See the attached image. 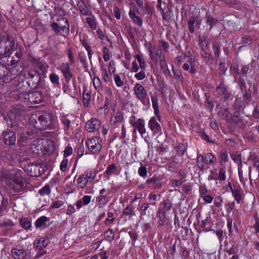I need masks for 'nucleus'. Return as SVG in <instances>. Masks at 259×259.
<instances>
[{
    "label": "nucleus",
    "mask_w": 259,
    "mask_h": 259,
    "mask_svg": "<svg viewBox=\"0 0 259 259\" xmlns=\"http://www.w3.org/2000/svg\"><path fill=\"white\" fill-rule=\"evenodd\" d=\"M22 173V171L18 169L3 170L0 172V181L7 184L14 192H20L24 188Z\"/></svg>",
    "instance_id": "obj_1"
},
{
    "label": "nucleus",
    "mask_w": 259,
    "mask_h": 259,
    "mask_svg": "<svg viewBox=\"0 0 259 259\" xmlns=\"http://www.w3.org/2000/svg\"><path fill=\"white\" fill-rule=\"evenodd\" d=\"M97 175V172L93 169H89L82 174L77 179V185L78 188L83 189L88 184L93 182Z\"/></svg>",
    "instance_id": "obj_2"
},
{
    "label": "nucleus",
    "mask_w": 259,
    "mask_h": 259,
    "mask_svg": "<svg viewBox=\"0 0 259 259\" xmlns=\"http://www.w3.org/2000/svg\"><path fill=\"white\" fill-rule=\"evenodd\" d=\"M60 21H64L65 25H61L60 24L54 22L51 23V27L53 30L57 34L64 37H66L69 34L70 25L69 22L66 18L64 17L57 19V21L58 22Z\"/></svg>",
    "instance_id": "obj_3"
},
{
    "label": "nucleus",
    "mask_w": 259,
    "mask_h": 259,
    "mask_svg": "<svg viewBox=\"0 0 259 259\" xmlns=\"http://www.w3.org/2000/svg\"><path fill=\"white\" fill-rule=\"evenodd\" d=\"M1 48H4V55L5 57H10L12 54L15 45V41L12 37L7 35L0 39Z\"/></svg>",
    "instance_id": "obj_4"
},
{
    "label": "nucleus",
    "mask_w": 259,
    "mask_h": 259,
    "mask_svg": "<svg viewBox=\"0 0 259 259\" xmlns=\"http://www.w3.org/2000/svg\"><path fill=\"white\" fill-rule=\"evenodd\" d=\"M86 145L89 150L94 154H99L102 147V140L99 137L89 139L86 142Z\"/></svg>",
    "instance_id": "obj_5"
},
{
    "label": "nucleus",
    "mask_w": 259,
    "mask_h": 259,
    "mask_svg": "<svg viewBox=\"0 0 259 259\" xmlns=\"http://www.w3.org/2000/svg\"><path fill=\"white\" fill-rule=\"evenodd\" d=\"M48 244V239L45 237H37L33 242V246L38 252L36 255V257H39L46 253L45 249Z\"/></svg>",
    "instance_id": "obj_6"
},
{
    "label": "nucleus",
    "mask_w": 259,
    "mask_h": 259,
    "mask_svg": "<svg viewBox=\"0 0 259 259\" xmlns=\"http://www.w3.org/2000/svg\"><path fill=\"white\" fill-rule=\"evenodd\" d=\"M38 120L41 125V127H38L39 128H51L54 121V116L50 113L44 112L38 116Z\"/></svg>",
    "instance_id": "obj_7"
},
{
    "label": "nucleus",
    "mask_w": 259,
    "mask_h": 259,
    "mask_svg": "<svg viewBox=\"0 0 259 259\" xmlns=\"http://www.w3.org/2000/svg\"><path fill=\"white\" fill-rule=\"evenodd\" d=\"M129 122L134 127V132L137 130L142 136L146 133L145 123L143 119L139 118L136 121V117L132 116L130 117Z\"/></svg>",
    "instance_id": "obj_8"
},
{
    "label": "nucleus",
    "mask_w": 259,
    "mask_h": 259,
    "mask_svg": "<svg viewBox=\"0 0 259 259\" xmlns=\"http://www.w3.org/2000/svg\"><path fill=\"white\" fill-rule=\"evenodd\" d=\"M58 69L62 73L66 82L69 83L73 77L71 65L68 62H64L59 66Z\"/></svg>",
    "instance_id": "obj_9"
},
{
    "label": "nucleus",
    "mask_w": 259,
    "mask_h": 259,
    "mask_svg": "<svg viewBox=\"0 0 259 259\" xmlns=\"http://www.w3.org/2000/svg\"><path fill=\"white\" fill-rule=\"evenodd\" d=\"M136 97L141 102H144L147 96V93L144 87L140 83H136L134 87Z\"/></svg>",
    "instance_id": "obj_10"
},
{
    "label": "nucleus",
    "mask_w": 259,
    "mask_h": 259,
    "mask_svg": "<svg viewBox=\"0 0 259 259\" xmlns=\"http://www.w3.org/2000/svg\"><path fill=\"white\" fill-rule=\"evenodd\" d=\"M101 125V122L100 120L92 118L86 123L85 129L90 133L97 132L100 128Z\"/></svg>",
    "instance_id": "obj_11"
},
{
    "label": "nucleus",
    "mask_w": 259,
    "mask_h": 259,
    "mask_svg": "<svg viewBox=\"0 0 259 259\" xmlns=\"http://www.w3.org/2000/svg\"><path fill=\"white\" fill-rule=\"evenodd\" d=\"M11 253L15 259H31V255L24 249L14 248L12 249Z\"/></svg>",
    "instance_id": "obj_12"
},
{
    "label": "nucleus",
    "mask_w": 259,
    "mask_h": 259,
    "mask_svg": "<svg viewBox=\"0 0 259 259\" xmlns=\"http://www.w3.org/2000/svg\"><path fill=\"white\" fill-rule=\"evenodd\" d=\"M149 128L153 132V135H160L162 134L161 127L157 122L155 117H152L148 124Z\"/></svg>",
    "instance_id": "obj_13"
},
{
    "label": "nucleus",
    "mask_w": 259,
    "mask_h": 259,
    "mask_svg": "<svg viewBox=\"0 0 259 259\" xmlns=\"http://www.w3.org/2000/svg\"><path fill=\"white\" fill-rule=\"evenodd\" d=\"M245 163H248L249 165V172H250L252 167L255 168L256 170L259 172V158L255 154H250Z\"/></svg>",
    "instance_id": "obj_14"
},
{
    "label": "nucleus",
    "mask_w": 259,
    "mask_h": 259,
    "mask_svg": "<svg viewBox=\"0 0 259 259\" xmlns=\"http://www.w3.org/2000/svg\"><path fill=\"white\" fill-rule=\"evenodd\" d=\"M28 100L31 104H39L42 101L43 96L40 92L35 91L29 94Z\"/></svg>",
    "instance_id": "obj_15"
},
{
    "label": "nucleus",
    "mask_w": 259,
    "mask_h": 259,
    "mask_svg": "<svg viewBox=\"0 0 259 259\" xmlns=\"http://www.w3.org/2000/svg\"><path fill=\"white\" fill-rule=\"evenodd\" d=\"M4 141L6 145H13L16 142L15 133L10 131H6L4 132Z\"/></svg>",
    "instance_id": "obj_16"
},
{
    "label": "nucleus",
    "mask_w": 259,
    "mask_h": 259,
    "mask_svg": "<svg viewBox=\"0 0 259 259\" xmlns=\"http://www.w3.org/2000/svg\"><path fill=\"white\" fill-rule=\"evenodd\" d=\"M124 121L123 113L120 111L115 112L111 117L110 124L115 125L117 123H121Z\"/></svg>",
    "instance_id": "obj_17"
},
{
    "label": "nucleus",
    "mask_w": 259,
    "mask_h": 259,
    "mask_svg": "<svg viewBox=\"0 0 259 259\" xmlns=\"http://www.w3.org/2000/svg\"><path fill=\"white\" fill-rule=\"evenodd\" d=\"M218 93L222 96L225 100L228 99L230 95V94L227 91L224 82H220V84L217 88Z\"/></svg>",
    "instance_id": "obj_18"
},
{
    "label": "nucleus",
    "mask_w": 259,
    "mask_h": 259,
    "mask_svg": "<svg viewBox=\"0 0 259 259\" xmlns=\"http://www.w3.org/2000/svg\"><path fill=\"white\" fill-rule=\"evenodd\" d=\"M151 101L152 103V107L154 110V114L156 115L158 120L160 121V115L158 107V99L157 96H153L151 97Z\"/></svg>",
    "instance_id": "obj_19"
},
{
    "label": "nucleus",
    "mask_w": 259,
    "mask_h": 259,
    "mask_svg": "<svg viewBox=\"0 0 259 259\" xmlns=\"http://www.w3.org/2000/svg\"><path fill=\"white\" fill-rule=\"evenodd\" d=\"M230 156L234 162L238 164V169L239 173H240L242 167L240 154L238 152L236 153H232L230 154Z\"/></svg>",
    "instance_id": "obj_20"
},
{
    "label": "nucleus",
    "mask_w": 259,
    "mask_h": 259,
    "mask_svg": "<svg viewBox=\"0 0 259 259\" xmlns=\"http://www.w3.org/2000/svg\"><path fill=\"white\" fill-rule=\"evenodd\" d=\"M171 206L172 205L171 203L166 201H163L160 203V207L158 208L157 211L162 212L165 214L166 212L170 210Z\"/></svg>",
    "instance_id": "obj_21"
},
{
    "label": "nucleus",
    "mask_w": 259,
    "mask_h": 259,
    "mask_svg": "<svg viewBox=\"0 0 259 259\" xmlns=\"http://www.w3.org/2000/svg\"><path fill=\"white\" fill-rule=\"evenodd\" d=\"M231 192L237 203L240 204L242 199V192L239 188H231Z\"/></svg>",
    "instance_id": "obj_22"
},
{
    "label": "nucleus",
    "mask_w": 259,
    "mask_h": 259,
    "mask_svg": "<svg viewBox=\"0 0 259 259\" xmlns=\"http://www.w3.org/2000/svg\"><path fill=\"white\" fill-rule=\"evenodd\" d=\"M129 16L132 19L134 23L137 24L139 26H142L143 21L140 17L137 16L134 10H131L129 11Z\"/></svg>",
    "instance_id": "obj_23"
},
{
    "label": "nucleus",
    "mask_w": 259,
    "mask_h": 259,
    "mask_svg": "<svg viewBox=\"0 0 259 259\" xmlns=\"http://www.w3.org/2000/svg\"><path fill=\"white\" fill-rule=\"evenodd\" d=\"M174 149L176 152L177 156H182L184 154L186 148L184 144L179 143L175 147Z\"/></svg>",
    "instance_id": "obj_24"
},
{
    "label": "nucleus",
    "mask_w": 259,
    "mask_h": 259,
    "mask_svg": "<svg viewBox=\"0 0 259 259\" xmlns=\"http://www.w3.org/2000/svg\"><path fill=\"white\" fill-rule=\"evenodd\" d=\"M49 219L46 216H41L36 220L35 226L36 228H38L46 225V222Z\"/></svg>",
    "instance_id": "obj_25"
},
{
    "label": "nucleus",
    "mask_w": 259,
    "mask_h": 259,
    "mask_svg": "<svg viewBox=\"0 0 259 259\" xmlns=\"http://www.w3.org/2000/svg\"><path fill=\"white\" fill-rule=\"evenodd\" d=\"M160 68L163 73V74L166 76H169L170 75V71L168 68L167 64L165 61V59L162 60L160 61Z\"/></svg>",
    "instance_id": "obj_26"
},
{
    "label": "nucleus",
    "mask_w": 259,
    "mask_h": 259,
    "mask_svg": "<svg viewBox=\"0 0 259 259\" xmlns=\"http://www.w3.org/2000/svg\"><path fill=\"white\" fill-rule=\"evenodd\" d=\"M14 226L13 222L8 219H4L0 222V226L7 229H10Z\"/></svg>",
    "instance_id": "obj_27"
},
{
    "label": "nucleus",
    "mask_w": 259,
    "mask_h": 259,
    "mask_svg": "<svg viewBox=\"0 0 259 259\" xmlns=\"http://www.w3.org/2000/svg\"><path fill=\"white\" fill-rule=\"evenodd\" d=\"M157 217L158 218V224L159 226H162L167 224V220L166 219L165 214L162 212H157Z\"/></svg>",
    "instance_id": "obj_28"
},
{
    "label": "nucleus",
    "mask_w": 259,
    "mask_h": 259,
    "mask_svg": "<svg viewBox=\"0 0 259 259\" xmlns=\"http://www.w3.org/2000/svg\"><path fill=\"white\" fill-rule=\"evenodd\" d=\"M100 71L102 75V79L106 82H109L111 81L110 78L108 74L106 68L104 67L103 64H101Z\"/></svg>",
    "instance_id": "obj_29"
},
{
    "label": "nucleus",
    "mask_w": 259,
    "mask_h": 259,
    "mask_svg": "<svg viewBox=\"0 0 259 259\" xmlns=\"http://www.w3.org/2000/svg\"><path fill=\"white\" fill-rule=\"evenodd\" d=\"M204 157L205 163L206 164H213L216 161V158L214 155L211 153L206 154Z\"/></svg>",
    "instance_id": "obj_30"
},
{
    "label": "nucleus",
    "mask_w": 259,
    "mask_h": 259,
    "mask_svg": "<svg viewBox=\"0 0 259 259\" xmlns=\"http://www.w3.org/2000/svg\"><path fill=\"white\" fill-rule=\"evenodd\" d=\"M87 23L92 30H96L97 28V24L94 17H88L85 19Z\"/></svg>",
    "instance_id": "obj_31"
},
{
    "label": "nucleus",
    "mask_w": 259,
    "mask_h": 259,
    "mask_svg": "<svg viewBox=\"0 0 259 259\" xmlns=\"http://www.w3.org/2000/svg\"><path fill=\"white\" fill-rule=\"evenodd\" d=\"M20 223L22 227L26 230L29 229L31 227V222L27 218H24L20 219Z\"/></svg>",
    "instance_id": "obj_32"
},
{
    "label": "nucleus",
    "mask_w": 259,
    "mask_h": 259,
    "mask_svg": "<svg viewBox=\"0 0 259 259\" xmlns=\"http://www.w3.org/2000/svg\"><path fill=\"white\" fill-rule=\"evenodd\" d=\"M10 74L9 69L3 64H0V79Z\"/></svg>",
    "instance_id": "obj_33"
},
{
    "label": "nucleus",
    "mask_w": 259,
    "mask_h": 259,
    "mask_svg": "<svg viewBox=\"0 0 259 259\" xmlns=\"http://www.w3.org/2000/svg\"><path fill=\"white\" fill-rule=\"evenodd\" d=\"M226 179V170L225 167H222L219 169L217 180L224 181Z\"/></svg>",
    "instance_id": "obj_34"
},
{
    "label": "nucleus",
    "mask_w": 259,
    "mask_h": 259,
    "mask_svg": "<svg viewBox=\"0 0 259 259\" xmlns=\"http://www.w3.org/2000/svg\"><path fill=\"white\" fill-rule=\"evenodd\" d=\"M114 221V213L112 212H108L107 213V217L105 221V224L106 226H110Z\"/></svg>",
    "instance_id": "obj_35"
},
{
    "label": "nucleus",
    "mask_w": 259,
    "mask_h": 259,
    "mask_svg": "<svg viewBox=\"0 0 259 259\" xmlns=\"http://www.w3.org/2000/svg\"><path fill=\"white\" fill-rule=\"evenodd\" d=\"M82 97L84 105V106L87 107L89 105V101L91 97V95L88 92H87V90L86 89H83Z\"/></svg>",
    "instance_id": "obj_36"
},
{
    "label": "nucleus",
    "mask_w": 259,
    "mask_h": 259,
    "mask_svg": "<svg viewBox=\"0 0 259 259\" xmlns=\"http://www.w3.org/2000/svg\"><path fill=\"white\" fill-rule=\"evenodd\" d=\"M204 157L200 154H198L197 157V163L201 170H203L204 168Z\"/></svg>",
    "instance_id": "obj_37"
},
{
    "label": "nucleus",
    "mask_w": 259,
    "mask_h": 259,
    "mask_svg": "<svg viewBox=\"0 0 259 259\" xmlns=\"http://www.w3.org/2000/svg\"><path fill=\"white\" fill-rule=\"evenodd\" d=\"M116 169L117 167L115 164H111L107 167L105 173L109 176H111L116 171Z\"/></svg>",
    "instance_id": "obj_38"
},
{
    "label": "nucleus",
    "mask_w": 259,
    "mask_h": 259,
    "mask_svg": "<svg viewBox=\"0 0 259 259\" xmlns=\"http://www.w3.org/2000/svg\"><path fill=\"white\" fill-rule=\"evenodd\" d=\"M154 51L155 55L158 58L160 61H162V60L165 59V57H164V55L163 54L160 47H154Z\"/></svg>",
    "instance_id": "obj_39"
},
{
    "label": "nucleus",
    "mask_w": 259,
    "mask_h": 259,
    "mask_svg": "<svg viewBox=\"0 0 259 259\" xmlns=\"http://www.w3.org/2000/svg\"><path fill=\"white\" fill-rule=\"evenodd\" d=\"M51 193V189L49 185H46L39 190V194L41 196L48 195Z\"/></svg>",
    "instance_id": "obj_40"
},
{
    "label": "nucleus",
    "mask_w": 259,
    "mask_h": 259,
    "mask_svg": "<svg viewBox=\"0 0 259 259\" xmlns=\"http://www.w3.org/2000/svg\"><path fill=\"white\" fill-rule=\"evenodd\" d=\"M113 79L117 87H121L123 84V81L121 79L120 76L117 74H113Z\"/></svg>",
    "instance_id": "obj_41"
},
{
    "label": "nucleus",
    "mask_w": 259,
    "mask_h": 259,
    "mask_svg": "<svg viewBox=\"0 0 259 259\" xmlns=\"http://www.w3.org/2000/svg\"><path fill=\"white\" fill-rule=\"evenodd\" d=\"M63 91L65 93L67 94L70 97H73V94L72 91V89L70 87L69 83L66 82L63 86Z\"/></svg>",
    "instance_id": "obj_42"
},
{
    "label": "nucleus",
    "mask_w": 259,
    "mask_h": 259,
    "mask_svg": "<svg viewBox=\"0 0 259 259\" xmlns=\"http://www.w3.org/2000/svg\"><path fill=\"white\" fill-rule=\"evenodd\" d=\"M135 58L139 63L140 67L142 70H144L146 67L145 62L144 59L140 55H136Z\"/></svg>",
    "instance_id": "obj_43"
},
{
    "label": "nucleus",
    "mask_w": 259,
    "mask_h": 259,
    "mask_svg": "<svg viewBox=\"0 0 259 259\" xmlns=\"http://www.w3.org/2000/svg\"><path fill=\"white\" fill-rule=\"evenodd\" d=\"M50 79L54 84H59V77L58 75L55 73H52L50 75Z\"/></svg>",
    "instance_id": "obj_44"
},
{
    "label": "nucleus",
    "mask_w": 259,
    "mask_h": 259,
    "mask_svg": "<svg viewBox=\"0 0 259 259\" xmlns=\"http://www.w3.org/2000/svg\"><path fill=\"white\" fill-rule=\"evenodd\" d=\"M138 174L143 178H146L147 176V168L145 166L141 165L138 169Z\"/></svg>",
    "instance_id": "obj_45"
},
{
    "label": "nucleus",
    "mask_w": 259,
    "mask_h": 259,
    "mask_svg": "<svg viewBox=\"0 0 259 259\" xmlns=\"http://www.w3.org/2000/svg\"><path fill=\"white\" fill-rule=\"evenodd\" d=\"M97 201L100 205H106L108 202V199L105 195H100L97 197Z\"/></svg>",
    "instance_id": "obj_46"
},
{
    "label": "nucleus",
    "mask_w": 259,
    "mask_h": 259,
    "mask_svg": "<svg viewBox=\"0 0 259 259\" xmlns=\"http://www.w3.org/2000/svg\"><path fill=\"white\" fill-rule=\"evenodd\" d=\"M80 12L84 16L88 15L89 14V9L88 7L85 5H80L79 6Z\"/></svg>",
    "instance_id": "obj_47"
},
{
    "label": "nucleus",
    "mask_w": 259,
    "mask_h": 259,
    "mask_svg": "<svg viewBox=\"0 0 259 259\" xmlns=\"http://www.w3.org/2000/svg\"><path fill=\"white\" fill-rule=\"evenodd\" d=\"M105 236L111 241L114 239V233L112 229H109L105 233Z\"/></svg>",
    "instance_id": "obj_48"
},
{
    "label": "nucleus",
    "mask_w": 259,
    "mask_h": 259,
    "mask_svg": "<svg viewBox=\"0 0 259 259\" xmlns=\"http://www.w3.org/2000/svg\"><path fill=\"white\" fill-rule=\"evenodd\" d=\"M220 161L221 163L223 164V162L225 163L228 160V156L227 153L225 151H222L220 152Z\"/></svg>",
    "instance_id": "obj_49"
},
{
    "label": "nucleus",
    "mask_w": 259,
    "mask_h": 259,
    "mask_svg": "<svg viewBox=\"0 0 259 259\" xmlns=\"http://www.w3.org/2000/svg\"><path fill=\"white\" fill-rule=\"evenodd\" d=\"M103 53V59L105 61L107 62L110 59L109 55V51L106 47H104L102 49Z\"/></svg>",
    "instance_id": "obj_50"
},
{
    "label": "nucleus",
    "mask_w": 259,
    "mask_h": 259,
    "mask_svg": "<svg viewBox=\"0 0 259 259\" xmlns=\"http://www.w3.org/2000/svg\"><path fill=\"white\" fill-rule=\"evenodd\" d=\"M73 152V149L71 146L68 145L65 148V149L63 151V156L64 158L67 157V156L72 154Z\"/></svg>",
    "instance_id": "obj_51"
},
{
    "label": "nucleus",
    "mask_w": 259,
    "mask_h": 259,
    "mask_svg": "<svg viewBox=\"0 0 259 259\" xmlns=\"http://www.w3.org/2000/svg\"><path fill=\"white\" fill-rule=\"evenodd\" d=\"M185 182V180L183 179H181L180 180H171L170 181L171 185L172 187H179L182 185V184Z\"/></svg>",
    "instance_id": "obj_52"
},
{
    "label": "nucleus",
    "mask_w": 259,
    "mask_h": 259,
    "mask_svg": "<svg viewBox=\"0 0 259 259\" xmlns=\"http://www.w3.org/2000/svg\"><path fill=\"white\" fill-rule=\"evenodd\" d=\"M223 198L221 196H217L214 198V204L218 208L222 207Z\"/></svg>",
    "instance_id": "obj_53"
},
{
    "label": "nucleus",
    "mask_w": 259,
    "mask_h": 259,
    "mask_svg": "<svg viewBox=\"0 0 259 259\" xmlns=\"http://www.w3.org/2000/svg\"><path fill=\"white\" fill-rule=\"evenodd\" d=\"M68 164V160L67 158H64L63 160L61 161L60 168L61 171L64 172L66 170L67 165Z\"/></svg>",
    "instance_id": "obj_54"
},
{
    "label": "nucleus",
    "mask_w": 259,
    "mask_h": 259,
    "mask_svg": "<svg viewBox=\"0 0 259 259\" xmlns=\"http://www.w3.org/2000/svg\"><path fill=\"white\" fill-rule=\"evenodd\" d=\"M148 198L150 201V204L153 205H155L156 204L157 196L155 194L153 193H150L148 195Z\"/></svg>",
    "instance_id": "obj_55"
},
{
    "label": "nucleus",
    "mask_w": 259,
    "mask_h": 259,
    "mask_svg": "<svg viewBox=\"0 0 259 259\" xmlns=\"http://www.w3.org/2000/svg\"><path fill=\"white\" fill-rule=\"evenodd\" d=\"M64 204V202L62 200H57L52 202L51 207L53 209L59 208Z\"/></svg>",
    "instance_id": "obj_56"
},
{
    "label": "nucleus",
    "mask_w": 259,
    "mask_h": 259,
    "mask_svg": "<svg viewBox=\"0 0 259 259\" xmlns=\"http://www.w3.org/2000/svg\"><path fill=\"white\" fill-rule=\"evenodd\" d=\"M146 77V74L145 72L144 71V70H142L140 71L139 72H137L135 75V77L138 80H141L144 79Z\"/></svg>",
    "instance_id": "obj_57"
},
{
    "label": "nucleus",
    "mask_w": 259,
    "mask_h": 259,
    "mask_svg": "<svg viewBox=\"0 0 259 259\" xmlns=\"http://www.w3.org/2000/svg\"><path fill=\"white\" fill-rule=\"evenodd\" d=\"M133 210L134 208L133 205H127L125 207L122 213L124 215L127 216L131 214L133 212Z\"/></svg>",
    "instance_id": "obj_58"
},
{
    "label": "nucleus",
    "mask_w": 259,
    "mask_h": 259,
    "mask_svg": "<svg viewBox=\"0 0 259 259\" xmlns=\"http://www.w3.org/2000/svg\"><path fill=\"white\" fill-rule=\"evenodd\" d=\"M66 53L70 62V63H69V64L71 65L73 64L74 63V57L73 55L71 50L70 49H68L67 50Z\"/></svg>",
    "instance_id": "obj_59"
},
{
    "label": "nucleus",
    "mask_w": 259,
    "mask_h": 259,
    "mask_svg": "<svg viewBox=\"0 0 259 259\" xmlns=\"http://www.w3.org/2000/svg\"><path fill=\"white\" fill-rule=\"evenodd\" d=\"M81 199L82 200L83 205L86 206L91 203L92 196L90 195H84Z\"/></svg>",
    "instance_id": "obj_60"
},
{
    "label": "nucleus",
    "mask_w": 259,
    "mask_h": 259,
    "mask_svg": "<svg viewBox=\"0 0 259 259\" xmlns=\"http://www.w3.org/2000/svg\"><path fill=\"white\" fill-rule=\"evenodd\" d=\"M218 22V20L213 18L210 15L207 17V23L210 25V29L212 28V26L214 25Z\"/></svg>",
    "instance_id": "obj_61"
},
{
    "label": "nucleus",
    "mask_w": 259,
    "mask_h": 259,
    "mask_svg": "<svg viewBox=\"0 0 259 259\" xmlns=\"http://www.w3.org/2000/svg\"><path fill=\"white\" fill-rule=\"evenodd\" d=\"M108 70L110 73H114L116 70L115 66V62L113 60H111L108 64Z\"/></svg>",
    "instance_id": "obj_62"
},
{
    "label": "nucleus",
    "mask_w": 259,
    "mask_h": 259,
    "mask_svg": "<svg viewBox=\"0 0 259 259\" xmlns=\"http://www.w3.org/2000/svg\"><path fill=\"white\" fill-rule=\"evenodd\" d=\"M97 33L100 39L102 41H108L109 40L108 38L105 35L104 33L101 29H98Z\"/></svg>",
    "instance_id": "obj_63"
},
{
    "label": "nucleus",
    "mask_w": 259,
    "mask_h": 259,
    "mask_svg": "<svg viewBox=\"0 0 259 259\" xmlns=\"http://www.w3.org/2000/svg\"><path fill=\"white\" fill-rule=\"evenodd\" d=\"M255 223L253 228L254 229L256 233H259V218L256 215L254 216Z\"/></svg>",
    "instance_id": "obj_64"
}]
</instances>
